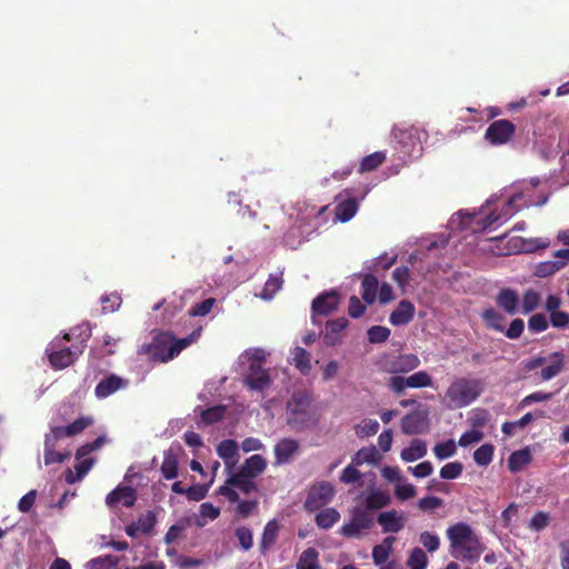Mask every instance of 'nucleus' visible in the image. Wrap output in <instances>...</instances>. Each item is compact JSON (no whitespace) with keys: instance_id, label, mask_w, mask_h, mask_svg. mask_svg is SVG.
<instances>
[{"instance_id":"1","label":"nucleus","mask_w":569,"mask_h":569,"mask_svg":"<svg viewBox=\"0 0 569 569\" xmlns=\"http://www.w3.org/2000/svg\"><path fill=\"white\" fill-rule=\"evenodd\" d=\"M446 533L450 542L449 551L453 558L469 563L480 559L485 545L468 523L457 522L450 526Z\"/></svg>"},{"instance_id":"2","label":"nucleus","mask_w":569,"mask_h":569,"mask_svg":"<svg viewBox=\"0 0 569 569\" xmlns=\"http://www.w3.org/2000/svg\"><path fill=\"white\" fill-rule=\"evenodd\" d=\"M71 336H74L79 341L71 347H64L59 350H53L48 355L50 365L54 369H64L72 365L78 357L83 352L87 341L91 337V328L89 323H81L73 329L70 333H66L63 339L67 341L71 340Z\"/></svg>"},{"instance_id":"3","label":"nucleus","mask_w":569,"mask_h":569,"mask_svg":"<svg viewBox=\"0 0 569 569\" xmlns=\"http://www.w3.org/2000/svg\"><path fill=\"white\" fill-rule=\"evenodd\" d=\"M289 417L288 423L296 430L301 431L317 425V418L311 406L310 397L305 392H296L287 405Z\"/></svg>"},{"instance_id":"4","label":"nucleus","mask_w":569,"mask_h":569,"mask_svg":"<svg viewBox=\"0 0 569 569\" xmlns=\"http://www.w3.org/2000/svg\"><path fill=\"white\" fill-rule=\"evenodd\" d=\"M482 382L478 379L457 378L446 391L450 408H463L473 402L482 392Z\"/></svg>"},{"instance_id":"5","label":"nucleus","mask_w":569,"mask_h":569,"mask_svg":"<svg viewBox=\"0 0 569 569\" xmlns=\"http://www.w3.org/2000/svg\"><path fill=\"white\" fill-rule=\"evenodd\" d=\"M375 525V517L362 507H353L350 510V520L345 522L339 532L341 536L352 539L363 537Z\"/></svg>"},{"instance_id":"6","label":"nucleus","mask_w":569,"mask_h":569,"mask_svg":"<svg viewBox=\"0 0 569 569\" xmlns=\"http://www.w3.org/2000/svg\"><path fill=\"white\" fill-rule=\"evenodd\" d=\"M172 347V333L161 331L153 336L150 343H143L139 347L138 353L144 355L152 362H168L170 348Z\"/></svg>"},{"instance_id":"7","label":"nucleus","mask_w":569,"mask_h":569,"mask_svg":"<svg viewBox=\"0 0 569 569\" xmlns=\"http://www.w3.org/2000/svg\"><path fill=\"white\" fill-rule=\"evenodd\" d=\"M432 386V378L427 371H417L409 377L392 376L388 380V388L397 396L405 393L407 388H427Z\"/></svg>"},{"instance_id":"8","label":"nucleus","mask_w":569,"mask_h":569,"mask_svg":"<svg viewBox=\"0 0 569 569\" xmlns=\"http://www.w3.org/2000/svg\"><path fill=\"white\" fill-rule=\"evenodd\" d=\"M335 487L329 481L313 483L308 491L305 508L316 511L328 505L335 497Z\"/></svg>"},{"instance_id":"9","label":"nucleus","mask_w":569,"mask_h":569,"mask_svg":"<svg viewBox=\"0 0 569 569\" xmlns=\"http://www.w3.org/2000/svg\"><path fill=\"white\" fill-rule=\"evenodd\" d=\"M516 132L513 122L507 119L495 120L485 132V139L492 146L508 143Z\"/></svg>"},{"instance_id":"10","label":"nucleus","mask_w":569,"mask_h":569,"mask_svg":"<svg viewBox=\"0 0 569 569\" xmlns=\"http://www.w3.org/2000/svg\"><path fill=\"white\" fill-rule=\"evenodd\" d=\"M340 303V296L337 291H326L317 296L311 305L312 319L316 322L317 316H329L336 311Z\"/></svg>"},{"instance_id":"11","label":"nucleus","mask_w":569,"mask_h":569,"mask_svg":"<svg viewBox=\"0 0 569 569\" xmlns=\"http://www.w3.org/2000/svg\"><path fill=\"white\" fill-rule=\"evenodd\" d=\"M244 383L251 390L263 391L269 388L271 378L268 370L258 362L249 363Z\"/></svg>"},{"instance_id":"12","label":"nucleus","mask_w":569,"mask_h":569,"mask_svg":"<svg viewBox=\"0 0 569 569\" xmlns=\"http://www.w3.org/2000/svg\"><path fill=\"white\" fill-rule=\"evenodd\" d=\"M129 380L121 378L114 373L104 377L94 388V395L98 399H104L118 390L127 388Z\"/></svg>"},{"instance_id":"13","label":"nucleus","mask_w":569,"mask_h":569,"mask_svg":"<svg viewBox=\"0 0 569 569\" xmlns=\"http://www.w3.org/2000/svg\"><path fill=\"white\" fill-rule=\"evenodd\" d=\"M59 440L60 439L57 436H54L51 431L50 433L46 435L43 443V461L46 466H50L53 463H62L64 460L70 458V451L58 452L56 450Z\"/></svg>"},{"instance_id":"14","label":"nucleus","mask_w":569,"mask_h":569,"mask_svg":"<svg viewBox=\"0 0 569 569\" xmlns=\"http://www.w3.org/2000/svg\"><path fill=\"white\" fill-rule=\"evenodd\" d=\"M378 523L381 526L382 532L396 533L403 529L406 517L397 510L385 511L378 515Z\"/></svg>"},{"instance_id":"15","label":"nucleus","mask_w":569,"mask_h":569,"mask_svg":"<svg viewBox=\"0 0 569 569\" xmlns=\"http://www.w3.org/2000/svg\"><path fill=\"white\" fill-rule=\"evenodd\" d=\"M137 500L136 490L132 487L119 486L113 489L106 498V503L109 507H114L118 503H122L124 507L130 508Z\"/></svg>"},{"instance_id":"16","label":"nucleus","mask_w":569,"mask_h":569,"mask_svg":"<svg viewBox=\"0 0 569 569\" xmlns=\"http://www.w3.org/2000/svg\"><path fill=\"white\" fill-rule=\"evenodd\" d=\"M299 451V443L291 438H283L274 446L276 465L289 462Z\"/></svg>"},{"instance_id":"17","label":"nucleus","mask_w":569,"mask_h":569,"mask_svg":"<svg viewBox=\"0 0 569 569\" xmlns=\"http://www.w3.org/2000/svg\"><path fill=\"white\" fill-rule=\"evenodd\" d=\"M93 423V419L91 417H79L73 422L61 427H52L51 432L57 436L59 439H62L63 437H73L79 433H81L84 429L90 427Z\"/></svg>"},{"instance_id":"18","label":"nucleus","mask_w":569,"mask_h":569,"mask_svg":"<svg viewBox=\"0 0 569 569\" xmlns=\"http://www.w3.org/2000/svg\"><path fill=\"white\" fill-rule=\"evenodd\" d=\"M420 366V359L413 353H405L389 362L388 371L391 373H407Z\"/></svg>"},{"instance_id":"19","label":"nucleus","mask_w":569,"mask_h":569,"mask_svg":"<svg viewBox=\"0 0 569 569\" xmlns=\"http://www.w3.org/2000/svg\"><path fill=\"white\" fill-rule=\"evenodd\" d=\"M349 321L342 317L330 320L326 325L323 341L327 346H336L341 341V333L347 328Z\"/></svg>"},{"instance_id":"20","label":"nucleus","mask_w":569,"mask_h":569,"mask_svg":"<svg viewBox=\"0 0 569 569\" xmlns=\"http://www.w3.org/2000/svg\"><path fill=\"white\" fill-rule=\"evenodd\" d=\"M496 302L508 315L512 316L519 311V297L517 291L512 289H501L496 298Z\"/></svg>"},{"instance_id":"21","label":"nucleus","mask_w":569,"mask_h":569,"mask_svg":"<svg viewBox=\"0 0 569 569\" xmlns=\"http://www.w3.org/2000/svg\"><path fill=\"white\" fill-rule=\"evenodd\" d=\"M426 419L420 412L408 413L401 419V431L409 436L421 433L426 428Z\"/></svg>"},{"instance_id":"22","label":"nucleus","mask_w":569,"mask_h":569,"mask_svg":"<svg viewBox=\"0 0 569 569\" xmlns=\"http://www.w3.org/2000/svg\"><path fill=\"white\" fill-rule=\"evenodd\" d=\"M415 315V306L408 300H401L398 307L391 312L389 321L392 326H405L409 323Z\"/></svg>"},{"instance_id":"23","label":"nucleus","mask_w":569,"mask_h":569,"mask_svg":"<svg viewBox=\"0 0 569 569\" xmlns=\"http://www.w3.org/2000/svg\"><path fill=\"white\" fill-rule=\"evenodd\" d=\"M390 503V496L388 492L380 489L371 490L365 498V506L362 507L368 512L379 510Z\"/></svg>"},{"instance_id":"24","label":"nucleus","mask_w":569,"mask_h":569,"mask_svg":"<svg viewBox=\"0 0 569 569\" xmlns=\"http://www.w3.org/2000/svg\"><path fill=\"white\" fill-rule=\"evenodd\" d=\"M266 467V459L260 455H253L246 459L240 467L239 472L248 476L249 478H256L264 471Z\"/></svg>"},{"instance_id":"25","label":"nucleus","mask_w":569,"mask_h":569,"mask_svg":"<svg viewBox=\"0 0 569 569\" xmlns=\"http://www.w3.org/2000/svg\"><path fill=\"white\" fill-rule=\"evenodd\" d=\"M358 208V201L355 198L343 199L335 208L336 219L340 222H347L355 217Z\"/></svg>"},{"instance_id":"26","label":"nucleus","mask_w":569,"mask_h":569,"mask_svg":"<svg viewBox=\"0 0 569 569\" xmlns=\"http://www.w3.org/2000/svg\"><path fill=\"white\" fill-rule=\"evenodd\" d=\"M79 462L74 466L76 472H73L70 468L66 470V481L69 485L76 483L89 472V470L92 468L94 463L93 458H87V459H78Z\"/></svg>"},{"instance_id":"27","label":"nucleus","mask_w":569,"mask_h":569,"mask_svg":"<svg viewBox=\"0 0 569 569\" xmlns=\"http://www.w3.org/2000/svg\"><path fill=\"white\" fill-rule=\"evenodd\" d=\"M279 532V525L276 519H272L267 522L263 528V532L260 540V551L264 553L269 550L277 541Z\"/></svg>"},{"instance_id":"28","label":"nucleus","mask_w":569,"mask_h":569,"mask_svg":"<svg viewBox=\"0 0 569 569\" xmlns=\"http://www.w3.org/2000/svg\"><path fill=\"white\" fill-rule=\"evenodd\" d=\"M252 479L238 471L228 478L227 483L239 489L242 493L249 495L258 490L257 483Z\"/></svg>"},{"instance_id":"29","label":"nucleus","mask_w":569,"mask_h":569,"mask_svg":"<svg viewBox=\"0 0 569 569\" xmlns=\"http://www.w3.org/2000/svg\"><path fill=\"white\" fill-rule=\"evenodd\" d=\"M396 541L393 536L386 537L380 545L372 548V559L375 565L381 566L387 562L391 551L392 545Z\"/></svg>"},{"instance_id":"30","label":"nucleus","mask_w":569,"mask_h":569,"mask_svg":"<svg viewBox=\"0 0 569 569\" xmlns=\"http://www.w3.org/2000/svg\"><path fill=\"white\" fill-rule=\"evenodd\" d=\"M427 455L426 442L420 439H413L410 446L401 451V459L406 462H411L423 458Z\"/></svg>"},{"instance_id":"31","label":"nucleus","mask_w":569,"mask_h":569,"mask_svg":"<svg viewBox=\"0 0 569 569\" xmlns=\"http://www.w3.org/2000/svg\"><path fill=\"white\" fill-rule=\"evenodd\" d=\"M217 453L227 466H232L238 457V443L232 439L222 440L217 447Z\"/></svg>"},{"instance_id":"32","label":"nucleus","mask_w":569,"mask_h":569,"mask_svg":"<svg viewBox=\"0 0 569 569\" xmlns=\"http://www.w3.org/2000/svg\"><path fill=\"white\" fill-rule=\"evenodd\" d=\"M340 519V513L335 508H325L316 515V525L325 530L333 527Z\"/></svg>"},{"instance_id":"33","label":"nucleus","mask_w":569,"mask_h":569,"mask_svg":"<svg viewBox=\"0 0 569 569\" xmlns=\"http://www.w3.org/2000/svg\"><path fill=\"white\" fill-rule=\"evenodd\" d=\"M387 159L385 151H376L362 158L358 171L360 173L371 172L378 169Z\"/></svg>"},{"instance_id":"34","label":"nucleus","mask_w":569,"mask_h":569,"mask_svg":"<svg viewBox=\"0 0 569 569\" xmlns=\"http://www.w3.org/2000/svg\"><path fill=\"white\" fill-rule=\"evenodd\" d=\"M550 358L555 359L550 365L541 370V379L548 381L558 376L563 369L565 356L562 352H552Z\"/></svg>"},{"instance_id":"35","label":"nucleus","mask_w":569,"mask_h":569,"mask_svg":"<svg viewBox=\"0 0 569 569\" xmlns=\"http://www.w3.org/2000/svg\"><path fill=\"white\" fill-rule=\"evenodd\" d=\"M379 282L373 274H366L362 279V299L371 305L376 301Z\"/></svg>"},{"instance_id":"36","label":"nucleus","mask_w":569,"mask_h":569,"mask_svg":"<svg viewBox=\"0 0 569 569\" xmlns=\"http://www.w3.org/2000/svg\"><path fill=\"white\" fill-rule=\"evenodd\" d=\"M160 470L163 478L167 480L177 478L178 458L171 450L164 451V457Z\"/></svg>"},{"instance_id":"37","label":"nucleus","mask_w":569,"mask_h":569,"mask_svg":"<svg viewBox=\"0 0 569 569\" xmlns=\"http://www.w3.org/2000/svg\"><path fill=\"white\" fill-rule=\"evenodd\" d=\"M319 552L310 547L302 551L297 562V569H319Z\"/></svg>"},{"instance_id":"38","label":"nucleus","mask_w":569,"mask_h":569,"mask_svg":"<svg viewBox=\"0 0 569 569\" xmlns=\"http://www.w3.org/2000/svg\"><path fill=\"white\" fill-rule=\"evenodd\" d=\"M380 456L375 447H363L352 457V465L361 466L362 463L375 465L379 461Z\"/></svg>"},{"instance_id":"39","label":"nucleus","mask_w":569,"mask_h":569,"mask_svg":"<svg viewBox=\"0 0 569 569\" xmlns=\"http://www.w3.org/2000/svg\"><path fill=\"white\" fill-rule=\"evenodd\" d=\"M482 319L486 326L499 332L505 331L503 322L505 317L493 308H488L482 311Z\"/></svg>"},{"instance_id":"40","label":"nucleus","mask_w":569,"mask_h":569,"mask_svg":"<svg viewBox=\"0 0 569 569\" xmlns=\"http://www.w3.org/2000/svg\"><path fill=\"white\" fill-rule=\"evenodd\" d=\"M531 461V455L527 449L515 451L508 459V468L512 472L521 470Z\"/></svg>"},{"instance_id":"41","label":"nucleus","mask_w":569,"mask_h":569,"mask_svg":"<svg viewBox=\"0 0 569 569\" xmlns=\"http://www.w3.org/2000/svg\"><path fill=\"white\" fill-rule=\"evenodd\" d=\"M565 266L566 261L557 260V258H555V260L538 263L535 269V274L539 278H546L559 271Z\"/></svg>"},{"instance_id":"42","label":"nucleus","mask_w":569,"mask_h":569,"mask_svg":"<svg viewBox=\"0 0 569 569\" xmlns=\"http://www.w3.org/2000/svg\"><path fill=\"white\" fill-rule=\"evenodd\" d=\"M200 336V329L194 330L188 337L176 339L172 335V347L170 348L169 358H176L183 349L194 342Z\"/></svg>"},{"instance_id":"43","label":"nucleus","mask_w":569,"mask_h":569,"mask_svg":"<svg viewBox=\"0 0 569 569\" xmlns=\"http://www.w3.org/2000/svg\"><path fill=\"white\" fill-rule=\"evenodd\" d=\"M541 301V296L533 289H528L523 292L521 300V312L523 315L530 313L538 308Z\"/></svg>"},{"instance_id":"44","label":"nucleus","mask_w":569,"mask_h":569,"mask_svg":"<svg viewBox=\"0 0 569 569\" xmlns=\"http://www.w3.org/2000/svg\"><path fill=\"white\" fill-rule=\"evenodd\" d=\"M119 558L112 555L97 557L87 563V569H118Z\"/></svg>"},{"instance_id":"45","label":"nucleus","mask_w":569,"mask_h":569,"mask_svg":"<svg viewBox=\"0 0 569 569\" xmlns=\"http://www.w3.org/2000/svg\"><path fill=\"white\" fill-rule=\"evenodd\" d=\"M293 361L296 368L301 373L307 375L311 370L310 353L306 349L296 347L293 350Z\"/></svg>"},{"instance_id":"46","label":"nucleus","mask_w":569,"mask_h":569,"mask_svg":"<svg viewBox=\"0 0 569 569\" xmlns=\"http://www.w3.org/2000/svg\"><path fill=\"white\" fill-rule=\"evenodd\" d=\"M493 452L495 447L490 443H485L476 449L473 460L477 465L486 467L492 461Z\"/></svg>"},{"instance_id":"47","label":"nucleus","mask_w":569,"mask_h":569,"mask_svg":"<svg viewBox=\"0 0 569 569\" xmlns=\"http://www.w3.org/2000/svg\"><path fill=\"white\" fill-rule=\"evenodd\" d=\"M428 557L426 552L419 547L413 548L407 560L409 569H426Z\"/></svg>"},{"instance_id":"48","label":"nucleus","mask_w":569,"mask_h":569,"mask_svg":"<svg viewBox=\"0 0 569 569\" xmlns=\"http://www.w3.org/2000/svg\"><path fill=\"white\" fill-rule=\"evenodd\" d=\"M226 415V407L222 405H218L211 408H208L201 412V420L206 425H212L223 419Z\"/></svg>"},{"instance_id":"49","label":"nucleus","mask_w":569,"mask_h":569,"mask_svg":"<svg viewBox=\"0 0 569 569\" xmlns=\"http://www.w3.org/2000/svg\"><path fill=\"white\" fill-rule=\"evenodd\" d=\"M283 280L281 276L271 274L264 283L261 297L263 299H272L273 296L281 289Z\"/></svg>"},{"instance_id":"50","label":"nucleus","mask_w":569,"mask_h":569,"mask_svg":"<svg viewBox=\"0 0 569 569\" xmlns=\"http://www.w3.org/2000/svg\"><path fill=\"white\" fill-rule=\"evenodd\" d=\"M457 451L456 443L452 439L437 443L433 447V453L439 460L452 457Z\"/></svg>"},{"instance_id":"51","label":"nucleus","mask_w":569,"mask_h":569,"mask_svg":"<svg viewBox=\"0 0 569 569\" xmlns=\"http://www.w3.org/2000/svg\"><path fill=\"white\" fill-rule=\"evenodd\" d=\"M368 340L371 343H381L389 339L390 329L382 326H372L368 329Z\"/></svg>"},{"instance_id":"52","label":"nucleus","mask_w":569,"mask_h":569,"mask_svg":"<svg viewBox=\"0 0 569 569\" xmlns=\"http://www.w3.org/2000/svg\"><path fill=\"white\" fill-rule=\"evenodd\" d=\"M419 542L430 553L436 552L440 547V538L436 533L423 531L419 536Z\"/></svg>"},{"instance_id":"53","label":"nucleus","mask_w":569,"mask_h":569,"mask_svg":"<svg viewBox=\"0 0 569 569\" xmlns=\"http://www.w3.org/2000/svg\"><path fill=\"white\" fill-rule=\"evenodd\" d=\"M463 466L459 461H453L445 465L440 469V477L446 480L457 479L461 476Z\"/></svg>"},{"instance_id":"54","label":"nucleus","mask_w":569,"mask_h":569,"mask_svg":"<svg viewBox=\"0 0 569 569\" xmlns=\"http://www.w3.org/2000/svg\"><path fill=\"white\" fill-rule=\"evenodd\" d=\"M234 535L243 550H249L253 546V535L248 527H238Z\"/></svg>"},{"instance_id":"55","label":"nucleus","mask_w":569,"mask_h":569,"mask_svg":"<svg viewBox=\"0 0 569 569\" xmlns=\"http://www.w3.org/2000/svg\"><path fill=\"white\" fill-rule=\"evenodd\" d=\"M156 522L157 518L154 512L148 511L147 513L139 517L137 525L140 529V532L148 535L153 530Z\"/></svg>"},{"instance_id":"56","label":"nucleus","mask_w":569,"mask_h":569,"mask_svg":"<svg viewBox=\"0 0 569 569\" xmlns=\"http://www.w3.org/2000/svg\"><path fill=\"white\" fill-rule=\"evenodd\" d=\"M214 303H216V299H213V298L204 299L200 303L194 305L189 310V315L191 317H203V316L208 315L211 311V309L214 306Z\"/></svg>"},{"instance_id":"57","label":"nucleus","mask_w":569,"mask_h":569,"mask_svg":"<svg viewBox=\"0 0 569 569\" xmlns=\"http://www.w3.org/2000/svg\"><path fill=\"white\" fill-rule=\"evenodd\" d=\"M548 326V320L542 313H535L528 320V328L531 332H542Z\"/></svg>"},{"instance_id":"58","label":"nucleus","mask_w":569,"mask_h":569,"mask_svg":"<svg viewBox=\"0 0 569 569\" xmlns=\"http://www.w3.org/2000/svg\"><path fill=\"white\" fill-rule=\"evenodd\" d=\"M209 490L208 485L196 483L187 488V499L190 501H200L206 498Z\"/></svg>"},{"instance_id":"59","label":"nucleus","mask_w":569,"mask_h":569,"mask_svg":"<svg viewBox=\"0 0 569 569\" xmlns=\"http://www.w3.org/2000/svg\"><path fill=\"white\" fill-rule=\"evenodd\" d=\"M106 441L103 436L98 437L94 441L86 443L77 449L76 458L82 459L90 455L92 451L98 450Z\"/></svg>"},{"instance_id":"60","label":"nucleus","mask_w":569,"mask_h":569,"mask_svg":"<svg viewBox=\"0 0 569 569\" xmlns=\"http://www.w3.org/2000/svg\"><path fill=\"white\" fill-rule=\"evenodd\" d=\"M361 477V472L351 463L342 470L340 481L346 485L356 483L360 481Z\"/></svg>"},{"instance_id":"61","label":"nucleus","mask_w":569,"mask_h":569,"mask_svg":"<svg viewBox=\"0 0 569 569\" xmlns=\"http://www.w3.org/2000/svg\"><path fill=\"white\" fill-rule=\"evenodd\" d=\"M379 430V422L375 419L363 420L361 425L357 427V435L361 437H371Z\"/></svg>"},{"instance_id":"62","label":"nucleus","mask_w":569,"mask_h":569,"mask_svg":"<svg viewBox=\"0 0 569 569\" xmlns=\"http://www.w3.org/2000/svg\"><path fill=\"white\" fill-rule=\"evenodd\" d=\"M521 198H522L521 193H516L508 199L505 207L499 212H497L498 217H499V224L507 222L511 218V216L513 213L512 212L513 203Z\"/></svg>"},{"instance_id":"63","label":"nucleus","mask_w":569,"mask_h":569,"mask_svg":"<svg viewBox=\"0 0 569 569\" xmlns=\"http://www.w3.org/2000/svg\"><path fill=\"white\" fill-rule=\"evenodd\" d=\"M553 393L551 392H543V391H536L528 396H526L519 403V407L525 408L527 406H530L533 402H543L549 401L552 398Z\"/></svg>"},{"instance_id":"64","label":"nucleus","mask_w":569,"mask_h":569,"mask_svg":"<svg viewBox=\"0 0 569 569\" xmlns=\"http://www.w3.org/2000/svg\"><path fill=\"white\" fill-rule=\"evenodd\" d=\"M396 497L401 500H409L417 495L416 487L411 483L398 485L395 489Z\"/></svg>"}]
</instances>
